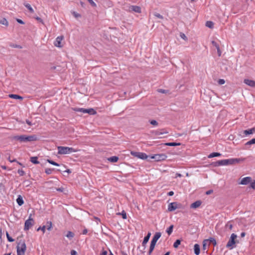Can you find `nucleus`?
Here are the masks:
<instances>
[{
	"instance_id": "nucleus-25",
	"label": "nucleus",
	"mask_w": 255,
	"mask_h": 255,
	"mask_svg": "<svg viewBox=\"0 0 255 255\" xmlns=\"http://www.w3.org/2000/svg\"><path fill=\"white\" fill-rule=\"evenodd\" d=\"M9 97L11 98L15 99H19L21 100H22L23 99V97H22L18 95H15V94H10V95H9Z\"/></svg>"
},
{
	"instance_id": "nucleus-52",
	"label": "nucleus",
	"mask_w": 255,
	"mask_h": 255,
	"mask_svg": "<svg viewBox=\"0 0 255 255\" xmlns=\"http://www.w3.org/2000/svg\"><path fill=\"white\" fill-rule=\"evenodd\" d=\"M8 160H9V162H16L18 164L20 165H22V164L18 161H16V160L15 159H13V160H11L10 158V156H9V157L8 158Z\"/></svg>"
},
{
	"instance_id": "nucleus-3",
	"label": "nucleus",
	"mask_w": 255,
	"mask_h": 255,
	"mask_svg": "<svg viewBox=\"0 0 255 255\" xmlns=\"http://www.w3.org/2000/svg\"><path fill=\"white\" fill-rule=\"evenodd\" d=\"M237 235L234 233H233L231 235V237L226 245V247L227 248H229V249L231 250L233 249L235 247V239L237 238Z\"/></svg>"
},
{
	"instance_id": "nucleus-30",
	"label": "nucleus",
	"mask_w": 255,
	"mask_h": 255,
	"mask_svg": "<svg viewBox=\"0 0 255 255\" xmlns=\"http://www.w3.org/2000/svg\"><path fill=\"white\" fill-rule=\"evenodd\" d=\"M207 242H209L210 244H213L214 246L216 245V240L213 238H210L209 240H205Z\"/></svg>"
},
{
	"instance_id": "nucleus-9",
	"label": "nucleus",
	"mask_w": 255,
	"mask_h": 255,
	"mask_svg": "<svg viewBox=\"0 0 255 255\" xmlns=\"http://www.w3.org/2000/svg\"><path fill=\"white\" fill-rule=\"evenodd\" d=\"M179 204L177 202H172L168 206V210L170 212L173 211L179 208Z\"/></svg>"
},
{
	"instance_id": "nucleus-49",
	"label": "nucleus",
	"mask_w": 255,
	"mask_h": 255,
	"mask_svg": "<svg viewBox=\"0 0 255 255\" xmlns=\"http://www.w3.org/2000/svg\"><path fill=\"white\" fill-rule=\"evenodd\" d=\"M150 123L152 125L155 126H157L158 125V123L155 120H151V121H150Z\"/></svg>"
},
{
	"instance_id": "nucleus-54",
	"label": "nucleus",
	"mask_w": 255,
	"mask_h": 255,
	"mask_svg": "<svg viewBox=\"0 0 255 255\" xmlns=\"http://www.w3.org/2000/svg\"><path fill=\"white\" fill-rule=\"evenodd\" d=\"M23 183L25 184L26 187L30 186L31 184V182L29 180H25Z\"/></svg>"
},
{
	"instance_id": "nucleus-57",
	"label": "nucleus",
	"mask_w": 255,
	"mask_h": 255,
	"mask_svg": "<svg viewBox=\"0 0 255 255\" xmlns=\"http://www.w3.org/2000/svg\"><path fill=\"white\" fill-rule=\"evenodd\" d=\"M16 21L18 23H20V24H24V21H23L21 19H18V18H17L16 19Z\"/></svg>"
},
{
	"instance_id": "nucleus-34",
	"label": "nucleus",
	"mask_w": 255,
	"mask_h": 255,
	"mask_svg": "<svg viewBox=\"0 0 255 255\" xmlns=\"http://www.w3.org/2000/svg\"><path fill=\"white\" fill-rule=\"evenodd\" d=\"M206 26L209 28H212L214 26V23L211 21H207L206 23Z\"/></svg>"
},
{
	"instance_id": "nucleus-41",
	"label": "nucleus",
	"mask_w": 255,
	"mask_h": 255,
	"mask_svg": "<svg viewBox=\"0 0 255 255\" xmlns=\"http://www.w3.org/2000/svg\"><path fill=\"white\" fill-rule=\"evenodd\" d=\"M153 15L159 19H163V16L162 15H161L160 14H159V13L154 12L153 13Z\"/></svg>"
},
{
	"instance_id": "nucleus-19",
	"label": "nucleus",
	"mask_w": 255,
	"mask_h": 255,
	"mask_svg": "<svg viewBox=\"0 0 255 255\" xmlns=\"http://www.w3.org/2000/svg\"><path fill=\"white\" fill-rule=\"evenodd\" d=\"M194 253L196 255H199L200 252V246L196 244L194 246Z\"/></svg>"
},
{
	"instance_id": "nucleus-50",
	"label": "nucleus",
	"mask_w": 255,
	"mask_h": 255,
	"mask_svg": "<svg viewBox=\"0 0 255 255\" xmlns=\"http://www.w3.org/2000/svg\"><path fill=\"white\" fill-rule=\"evenodd\" d=\"M52 169H51L50 168H46L45 171V173L47 174H50L52 173Z\"/></svg>"
},
{
	"instance_id": "nucleus-20",
	"label": "nucleus",
	"mask_w": 255,
	"mask_h": 255,
	"mask_svg": "<svg viewBox=\"0 0 255 255\" xmlns=\"http://www.w3.org/2000/svg\"><path fill=\"white\" fill-rule=\"evenodd\" d=\"M255 128H252L251 129H249L247 130H245L244 131V133L246 135H248V134H253V133H255Z\"/></svg>"
},
{
	"instance_id": "nucleus-28",
	"label": "nucleus",
	"mask_w": 255,
	"mask_h": 255,
	"mask_svg": "<svg viewBox=\"0 0 255 255\" xmlns=\"http://www.w3.org/2000/svg\"><path fill=\"white\" fill-rule=\"evenodd\" d=\"M23 4L29 10V11L31 13H33L34 12V10L33 9L32 7L30 5V4H29V3H26V2H24L23 3Z\"/></svg>"
},
{
	"instance_id": "nucleus-8",
	"label": "nucleus",
	"mask_w": 255,
	"mask_h": 255,
	"mask_svg": "<svg viewBox=\"0 0 255 255\" xmlns=\"http://www.w3.org/2000/svg\"><path fill=\"white\" fill-rule=\"evenodd\" d=\"M51 228H52L51 222H47L46 225H44L42 227H39L37 229V231L41 230L43 231V233H44L46 229H47L48 231H50Z\"/></svg>"
},
{
	"instance_id": "nucleus-56",
	"label": "nucleus",
	"mask_w": 255,
	"mask_h": 255,
	"mask_svg": "<svg viewBox=\"0 0 255 255\" xmlns=\"http://www.w3.org/2000/svg\"><path fill=\"white\" fill-rule=\"evenodd\" d=\"M180 36L181 37L184 39V40H187V38L186 37V36L184 34V33H181L180 34Z\"/></svg>"
},
{
	"instance_id": "nucleus-35",
	"label": "nucleus",
	"mask_w": 255,
	"mask_h": 255,
	"mask_svg": "<svg viewBox=\"0 0 255 255\" xmlns=\"http://www.w3.org/2000/svg\"><path fill=\"white\" fill-rule=\"evenodd\" d=\"M0 23L3 25H5L7 26L8 25V21L5 18H3L2 19L0 20Z\"/></svg>"
},
{
	"instance_id": "nucleus-59",
	"label": "nucleus",
	"mask_w": 255,
	"mask_h": 255,
	"mask_svg": "<svg viewBox=\"0 0 255 255\" xmlns=\"http://www.w3.org/2000/svg\"><path fill=\"white\" fill-rule=\"evenodd\" d=\"M71 255H77V253L76 251L75 250H72L71 251Z\"/></svg>"
},
{
	"instance_id": "nucleus-10",
	"label": "nucleus",
	"mask_w": 255,
	"mask_h": 255,
	"mask_svg": "<svg viewBox=\"0 0 255 255\" xmlns=\"http://www.w3.org/2000/svg\"><path fill=\"white\" fill-rule=\"evenodd\" d=\"M152 134L155 136H159L164 133H167V131H165L164 129H161L159 130H153L151 131Z\"/></svg>"
},
{
	"instance_id": "nucleus-18",
	"label": "nucleus",
	"mask_w": 255,
	"mask_h": 255,
	"mask_svg": "<svg viewBox=\"0 0 255 255\" xmlns=\"http://www.w3.org/2000/svg\"><path fill=\"white\" fill-rule=\"evenodd\" d=\"M77 150L74 149L73 147H69L65 146V154H70L72 152H75L77 151Z\"/></svg>"
},
{
	"instance_id": "nucleus-23",
	"label": "nucleus",
	"mask_w": 255,
	"mask_h": 255,
	"mask_svg": "<svg viewBox=\"0 0 255 255\" xmlns=\"http://www.w3.org/2000/svg\"><path fill=\"white\" fill-rule=\"evenodd\" d=\"M67 238H68L69 240H71L75 236V234L74 233L72 232H71V231H68L67 232V233L66 234V235H65Z\"/></svg>"
},
{
	"instance_id": "nucleus-39",
	"label": "nucleus",
	"mask_w": 255,
	"mask_h": 255,
	"mask_svg": "<svg viewBox=\"0 0 255 255\" xmlns=\"http://www.w3.org/2000/svg\"><path fill=\"white\" fill-rule=\"evenodd\" d=\"M180 243H181L180 240H177L174 243V244H173L174 248H177L179 246V245L180 244Z\"/></svg>"
},
{
	"instance_id": "nucleus-48",
	"label": "nucleus",
	"mask_w": 255,
	"mask_h": 255,
	"mask_svg": "<svg viewBox=\"0 0 255 255\" xmlns=\"http://www.w3.org/2000/svg\"><path fill=\"white\" fill-rule=\"evenodd\" d=\"M17 172L20 176H23L25 174V172L22 169H18Z\"/></svg>"
},
{
	"instance_id": "nucleus-42",
	"label": "nucleus",
	"mask_w": 255,
	"mask_h": 255,
	"mask_svg": "<svg viewBox=\"0 0 255 255\" xmlns=\"http://www.w3.org/2000/svg\"><path fill=\"white\" fill-rule=\"evenodd\" d=\"M6 237H7V240L9 242H13L14 241V239H13L11 237H10V236L8 234L7 232H6Z\"/></svg>"
},
{
	"instance_id": "nucleus-15",
	"label": "nucleus",
	"mask_w": 255,
	"mask_h": 255,
	"mask_svg": "<svg viewBox=\"0 0 255 255\" xmlns=\"http://www.w3.org/2000/svg\"><path fill=\"white\" fill-rule=\"evenodd\" d=\"M151 236V233H148L147 235L144 238L143 241L142 243V246L144 247V249L145 248V246L147 243L148 242L150 237Z\"/></svg>"
},
{
	"instance_id": "nucleus-22",
	"label": "nucleus",
	"mask_w": 255,
	"mask_h": 255,
	"mask_svg": "<svg viewBox=\"0 0 255 255\" xmlns=\"http://www.w3.org/2000/svg\"><path fill=\"white\" fill-rule=\"evenodd\" d=\"M16 202L19 206H21L23 204L24 201L21 195H18L16 199Z\"/></svg>"
},
{
	"instance_id": "nucleus-64",
	"label": "nucleus",
	"mask_w": 255,
	"mask_h": 255,
	"mask_svg": "<svg viewBox=\"0 0 255 255\" xmlns=\"http://www.w3.org/2000/svg\"><path fill=\"white\" fill-rule=\"evenodd\" d=\"M101 255H107V251H105L101 253Z\"/></svg>"
},
{
	"instance_id": "nucleus-4",
	"label": "nucleus",
	"mask_w": 255,
	"mask_h": 255,
	"mask_svg": "<svg viewBox=\"0 0 255 255\" xmlns=\"http://www.w3.org/2000/svg\"><path fill=\"white\" fill-rule=\"evenodd\" d=\"M20 243H19L17 246V255H25V252L26 249V247L25 243L22 242L20 247L19 246Z\"/></svg>"
},
{
	"instance_id": "nucleus-58",
	"label": "nucleus",
	"mask_w": 255,
	"mask_h": 255,
	"mask_svg": "<svg viewBox=\"0 0 255 255\" xmlns=\"http://www.w3.org/2000/svg\"><path fill=\"white\" fill-rule=\"evenodd\" d=\"M26 123L29 126H31L33 124H32L31 122L29 120H26Z\"/></svg>"
},
{
	"instance_id": "nucleus-36",
	"label": "nucleus",
	"mask_w": 255,
	"mask_h": 255,
	"mask_svg": "<svg viewBox=\"0 0 255 255\" xmlns=\"http://www.w3.org/2000/svg\"><path fill=\"white\" fill-rule=\"evenodd\" d=\"M9 46L11 47H12V48H19V49H21L22 48V46H20V45H18V44H13V43H12L9 44Z\"/></svg>"
},
{
	"instance_id": "nucleus-46",
	"label": "nucleus",
	"mask_w": 255,
	"mask_h": 255,
	"mask_svg": "<svg viewBox=\"0 0 255 255\" xmlns=\"http://www.w3.org/2000/svg\"><path fill=\"white\" fill-rule=\"evenodd\" d=\"M211 43L213 46H215L217 49L220 48L219 45L216 41H212Z\"/></svg>"
},
{
	"instance_id": "nucleus-47",
	"label": "nucleus",
	"mask_w": 255,
	"mask_h": 255,
	"mask_svg": "<svg viewBox=\"0 0 255 255\" xmlns=\"http://www.w3.org/2000/svg\"><path fill=\"white\" fill-rule=\"evenodd\" d=\"M47 161L48 162H49V163H50L52 165H56V166H59V164L55 162V161H54L53 160H51L50 159H47Z\"/></svg>"
},
{
	"instance_id": "nucleus-5",
	"label": "nucleus",
	"mask_w": 255,
	"mask_h": 255,
	"mask_svg": "<svg viewBox=\"0 0 255 255\" xmlns=\"http://www.w3.org/2000/svg\"><path fill=\"white\" fill-rule=\"evenodd\" d=\"M167 155L165 154H156L150 156L151 159H154L156 161H161L164 160L167 158Z\"/></svg>"
},
{
	"instance_id": "nucleus-43",
	"label": "nucleus",
	"mask_w": 255,
	"mask_h": 255,
	"mask_svg": "<svg viewBox=\"0 0 255 255\" xmlns=\"http://www.w3.org/2000/svg\"><path fill=\"white\" fill-rule=\"evenodd\" d=\"M58 149L59 154H64V146H59Z\"/></svg>"
},
{
	"instance_id": "nucleus-32",
	"label": "nucleus",
	"mask_w": 255,
	"mask_h": 255,
	"mask_svg": "<svg viewBox=\"0 0 255 255\" xmlns=\"http://www.w3.org/2000/svg\"><path fill=\"white\" fill-rule=\"evenodd\" d=\"M86 112H85V113H88L90 115H94L96 113V112L95 111V110L92 108L88 109H86Z\"/></svg>"
},
{
	"instance_id": "nucleus-11",
	"label": "nucleus",
	"mask_w": 255,
	"mask_h": 255,
	"mask_svg": "<svg viewBox=\"0 0 255 255\" xmlns=\"http://www.w3.org/2000/svg\"><path fill=\"white\" fill-rule=\"evenodd\" d=\"M252 181V178L251 177H246L242 179L240 184L242 185H247Z\"/></svg>"
},
{
	"instance_id": "nucleus-44",
	"label": "nucleus",
	"mask_w": 255,
	"mask_h": 255,
	"mask_svg": "<svg viewBox=\"0 0 255 255\" xmlns=\"http://www.w3.org/2000/svg\"><path fill=\"white\" fill-rule=\"evenodd\" d=\"M255 144V138H253L251 140H250V141H248L246 144V145H251V144Z\"/></svg>"
},
{
	"instance_id": "nucleus-29",
	"label": "nucleus",
	"mask_w": 255,
	"mask_h": 255,
	"mask_svg": "<svg viewBox=\"0 0 255 255\" xmlns=\"http://www.w3.org/2000/svg\"><path fill=\"white\" fill-rule=\"evenodd\" d=\"M173 227H174L173 225H171V226H169V228H168L166 229V232L169 236L171 234V233H172Z\"/></svg>"
},
{
	"instance_id": "nucleus-62",
	"label": "nucleus",
	"mask_w": 255,
	"mask_h": 255,
	"mask_svg": "<svg viewBox=\"0 0 255 255\" xmlns=\"http://www.w3.org/2000/svg\"><path fill=\"white\" fill-rule=\"evenodd\" d=\"M206 241H204L203 242V249L204 250H206Z\"/></svg>"
},
{
	"instance_id": "nucleus-51",
	"label": "nucleus",
	"mask_w": 255,
	"mask_h": 255,
	"mask_svg": "<svg viewBox=\"0 0 255 255\" xmlns=\"http://www.w3.org/2000/svg\"><path fill=\"white\" fill-rule=\"evenodd\" d=\"M73 15L76 17V18H78V17H81V14H80L79 13L75 12V11H73Z\"/></svg>"
},
{
	"instance_id": "nucleus-27",
	"label": "nucleus",
	"mask_w": 255,
	"mask_h": 255,
	"mask_svg": "<svg viewBox=\"0 0 255 255\" xmlns=\"http://www.w3.org/2000/svg\"><path fill=\"white\" fill-rule=\"evenodd\" d=\"M118 159L119 157L116 156H113L108 158V160L111 162H116Z\"/></svg>"
},
{
	"instance_id": "nucleus-6",
	"label": "nucleus",
	"mask_w": 255,
	"mask_h": 255,
	"mask_svg": "<svg viewBox=\"0 0 255 255\" xmlns=\"http://www.w3.org/2000/svg\"><path fill=\"white\" fill-rule=\"evenodd\" d=\"M131 154L141 159H145L148 157V156L143 152L131 151Z\"/></svg>"
},
{
	"instance_id": "nucleus-45",
	"label": "nucleus",
	"mask_w": 255,
	"mask_h": 255,
	"mask_svg": "<svg viewBox=\"0 0 255 255\" xmlns=\"http://www.w3.org/2000/svg\"><path fill=\"white\" fill-rule=\"evenodd\" d=\"M90 4L94 7H97L96 3L93 0H87Z\"/></svg>"
},
{
	"instance_id": "nucleus-1",
	"label": "nucleus",
	"mask_w": 255,
	"mask_h": 255,
	"mask_svg": "<svg viewBox=\"0 0 255 255\" xmlns=\"http://www.w3.org/2000/svg\"><path fill=\"white\" fill-rule=\"evenodd\" d=\"M245 158H230L218 160L217 161L214 162L213 164L215 166H220L228 165H234L239 163L241 162H243L245 161Z\"/></svg>"
},
{
	"instance_id": "nucleus-55",
	"label": "nucleus",
	"mask_w": 255,
	"mask_h": 255,
	"mask_svg": "<svg viewBox=\"0 0 255 255\" xmlns=\"http://www.w3.org/2000/svg\"><path fill=\"white\" fill-rule=\"evenodd\" d=\"M225 81L224 79H219L218 81V84L220 85H223L225 84Z\"/></svg>"
},
{
	"instance_id": "nucleus-2",
	"label": "nucleus",
	"mask_w": 255,
	"mask_h": 255,
	"mask_svg": "<svg viewBox=\"0 0 255 255\" xmlns=\"http://www.w3.org/2000/svg\"><path fill=\"white\" fill-rule=\"evenodd\" d=\"M12 139L18 140L21 142H26L28 141H36L37 139V137L35 135H31L28 136L25 135H21L14 136L12 137Z\"/></svg>"
},
{
	"instance_id": "nucleus-17",
	"label": "nucleus",
	"mask_w": 255,
	"mask_h": 255,
	"mask_svg": "<svg viewBox=\"0 0 255 255\" xmlns=\"http://www.w3.org/2000/svg\"><path fill=\"white\" fill-rule=\"evenodd\" d=\"M161 234L160 232H156L153 237L151 242L156 243L158 240L160 238Z\"/></svg>"
},
{
	"instance_id": "nucleus-14",
	"label": "nucleus",
	"mask_w": 255,
	"mask_h": 255,
	"mask_svg": "<svg viewBox=\"0 0 255 255\" xmlns=\"http://www.w3.org/2000/svg\"><path fill=\"white\" fill-rule=\"evenodd\" d=\"M244 82L251 87H255V81L250 79H245Z\"/></svg>"
},
{
	"instance_id": "nucleus-37",
	"label": "nucleus",
	"mask_w": 255,
	"mask_h": 255,
	"mask_svg": "<svg viewBox=\"0 0 255 255\" xmlns=\"http://www.w3.org/2000/svg\"><path fill=\"white\" fill-rule=\"evenodd\" d=\"M74 111H76V112H81V113H85V112H86V109H84V108H75L74 109Z\"/></svg>"
},
{
	"instance_id": "nucleus-24",
	"label": "nucleus",
	"mask_w": 255,
	"mask_h": 255,
	"mask_svg": "<svg viewBox=\"0 0 255 255\" xmlns=\"http://www.w3.org/2000/svg\"><path fill=\"white\" fill-rule=\"evenodd\" d=\"M30 161L35 164H37L39 163V162L38 161V157L37 156L31 157Z\"/></svg>"
},
{
	"instance_id": "nucleus-38",
	"label": "nucleus",
	"mask_w": 255,
	"mask_h": 255,
	"mask_svg": "<svg viewBox=\"0 0 255 255\" xmlns=\"http://www.w3.org/2000/svg\"><path fill=\"white\" fill-rule=\"evenodd\" d=\"M117 214L121 215L124 219H126L127 218V213L125 211H123L121 213H119Z\"/></svg>"
},
{
	"instance_id": "nucleus-13",
	"label": "nucleus",
	"mask_w": 255,
	"mask_h": 255,
	"mask_svg": "<svg viewBox=\"0 0 255 255\" xmlns=\"http://www.w3.org/2000/svg\"><path fill=\"white\" fill-rule=\"evenodd\" d=\"M129 11H133L135 12L140 13L141 12V8L136 5H131L129 7Z\"/></svg>"
},
{
	"instance_id": "nucleus-12",
	"label": "nucleus",
	"mask_w": 255,
	"mask_h": 255,
	"mask_svg": "<svg viewBox=\"0 0 255 255\" xmlns=\"http://www.w3.org/2000/svg\"><path fill=\"white\" fill-rule=\"evenodd\" d=\"M63 39V36H60L56 39L55 41H54V45L56 47H62V45H61V42L62 40Z\"/></svg>"
},
{
	"instance_id": "nucleus-61",
	"label": "nucleus",
	"mask_w": 255,
	"mask_h": 255,
	"mask_svg": "<svg viewBox=\"0 0 255 255\" xmlns=\"http://www.w3.org/2000/svg\"><path fill=\"white\" fill-rule=\"evenodd\" d=\"M217 52H218V56H220L221 55V53H222V52H221V50H220V48H218V49H217Z\"/></svg>"
},
{
	"instance_id": "nucleus-40",
	"label": "nucleus",
	"mask_w": 255,
	"mask_h": 255,
	"mask_svg": "<svg viewBox=\"0 0 255 255\" xmlns=\"http://www.w3.org/2000/svg\"><path fill=\"white\" fill-rule=\"evenodd\" d=\"M250 188H252L253 189H255V180H252V181L250 182Z\"/></svg>"
},
{
	"instance_id": "nucleus-31",
	"label": "nucleus",
	"mask_w": 255,
	"mask_h": 255,
	"mask_svg": "<svg viewBox=\"0 0 255 255\" xmlns=\"http://www.w3.org/2000/svg\"><path fill=\"white\" fill-rule=\"evenodd\" d=\"M165 144L167 146H175L180 145L181 144V143L173 142H167Z\"/></svg>"
},
{
	"instance_id": "nucleus-53",
	"label": "nucleus",
	"mask_w": 255,
	"mask_h": 255,
	"mask_svg": "<svg viewBox=\"0 0 255 255\" xmlns=\"http://www.w3.org/2000/svg\"><path fill=\"white\" fill-rule=\"evenodd\" d=\"M157 91L158 92H159V93H164V94L167 93V90H164V89H158Z\"/></svg>"
},
{
	"instance_id": "nucleus-26",
	"label": "nucleus",
	"mask_w": 255,
	"mask_h": 255,
	"mask_svg": "<svg viewBox=\"0 0 255 255\" xmlns=\"http://www.w3.org/2000/svg\"><path fill=\"white\" fill-rule=\"evenodd\" d=\"M221 155V154L219 152H212L211 154H210L208 157V158H212L214 157H218L220 156Z\"/></svg>"
},
{
	"instance_id": "nucleus-33",
	"label": "nucleus",
	"mask_w": 255,
	"mask_h": 255,
	"mask_svg": "<svg viewBox=\"0 0 255 255\" xmlns=\"http://www.w3.org/2000/svg\"><path fill=\"white\" fill-rule=\"evenodd\" d=\"M225 228L226 230H231L233 228V225L230 222H228L225 225Z\"/></svg>"
},
{
	"instance_id": "nucleus-21",
	"label": "nucleus",
	"mask_w": 255,
	"mask_h": 255,
	"mask_svg": "<svg viewBox=\"0 0 255 255\" xmlns=\"http://www.w3.org/2000/svg\"><path fill=\"white\" fill-rule=\"evenodd\" d=\"M156 245V243L155 242H152L151 241V243H150V247H149V251H148V255H150L152 253V251H153L154 248H155V246Z\"/></svg>"
},
{
	"instance_id": "nucleus-16",
	"label": "nucleus",
	"mask_w": 255,
	"mask_h": 255,
	"mask_svg": "<svg viewBox=\"0 0 255 255\" xmlns=\"http://www.w3.org/2000/svg\"><path fill=\"white\" fill-rule=\"evenodd\" d=\"M202 204V202L200 200H198L193 203L191 206L190 208L193 209H196L200 206Z\"/></svg>"
},
{
	"instance_id": "nucleus-63",
	"label": "nucleus",
	"mask_w": 255,
	"mask_h": 255,
	"mask_svg": "<svg viewBox=\"0 0 255 255\" xmlns=\"http://www.w3.org/2000/svg\"><path fill=\"white\" fill-rule=\"evenodd\" d=\"M167 195L170 196H173L174 195V192L172 191H170L167 193Z\"/></svg>"
},
{
	"instance_id": "nucleus-7",
	"label": "nucleus",
	"mask_w": 255,
	"mask_h": 255,
	"mask_svg": "<svg viewBox=\"0 0 255 255\" xmlns=\"http://www.w3.org/2000/svg\"><path fill=\"white\" fill-rule=\"evenodd\" d=\"M31 215H30L29 219L25 222L24 228V230H28L34 223V220L31 218Z\"/></svg>"
},
{
	"instance_id": "nucleus-60",
	"label": "nucleus",
	"mask_w": 255,
	"mask_h": 255,
	"mask_svg": "<svg viewBox=\"0 0 255 255\" xmlns=\"http://www.w3.org/2000/svg\"><path fill=\"white\" fill-rule=\"evenodd\" d=\"M213 192V190H209L206 191V195H210L211 193H212Z\"/></svg>"
}]
</instances>
